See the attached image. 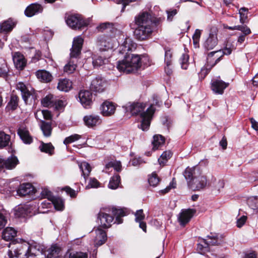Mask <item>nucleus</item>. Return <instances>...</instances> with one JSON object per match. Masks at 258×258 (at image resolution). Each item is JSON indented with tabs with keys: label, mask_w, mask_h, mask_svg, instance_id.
<instances>
[{
	"label": "nucleus",
	"mask_w": 258,
	"mask_h": 258,
	"mask_svg": "<svg viewBox=\"0 0 258 258\" xmlns=\"http://www.w3.org/2000/svg\"><path fill=\"white\" fill-rule=\"evenodd\" d=\"M18 163V159L14 156H11L7 159L0 158V171H4L5 169H13Z\"/></svg>",
	"instance_id": "obj_14"
},
{
	"label": "nucleus",
	"mask_w": 258,
	"mask_h": 258,
	"mask_svg": "<svg viewBox=\"0 0 258 258\" xmlns=\"http://www.w3.org/2000/svg\"><path fill=\"white\" fill-rule=\"evenodd\" d=\"M41 195L42 198H45L47 199V201H50L51 199H53V197H54L51 192L48 190L47 188H42V190L41 191Z\"/></svg>",
	"instance_id": "obj_60"
},
{
	"label": "nucleus",
	"mask_w": 258,
	"mask_h": 258,
	"mask_svg": "<svg viewBox=\"0 0 258 258\" xmlns=\"http://www.w3.org/2000/svg\"><path fill=\"white\" fill-rule=\"evenodd\" d=\"M152 100L150 106L146 109V131L149 129L151 121L153 118L156 110L155 106L160 107L162 104L161 101L159 100L158 97L156 95H153Z\"/></svg>",
	"instance_id": "obj_9"
},
{
	"label": "nucleus",
	"mask_w": 258,
	"mask_h": 258,
	"mask_svg": "<svg viewBox=\"0 0 258 258\" xmlns=\"http://www.w3.org/2000/svg\"><path fill=\"white\" fill-rule=\"evenodd\" d=\"M131 42L132 41L131 39L126 38L123 43L119 46V53L121 54L125 53V55L132 54V53H128V51L131 50L132 47H133V45L131 43Z\"/></svg>",
	"instance_id": "obj_29"
},
{
	"label": "nucleus",
	"mask_w": 258,
	"mask_h": 258,
	"mask_svg": "<svg viewBox=\"0 0 258 258\" xmlns=\"http://www.w3.org/2000/svg\"><path fill=\"white\" fill-rule=\"evenodd\" d=\"M72 87V82L67 79L60 80L57 85L58 89L64 92H68L70 90Z\"/></svg>",
	"instance_id": "obj_35"
},
{
	"label": "nucleus",
	"mask_w": 258,
	"mask_h": 258,
	"mask_svg": "<svg viewBox=\"0 0 258 258\" xmlns=\"http://www.w3.org/2000/svg\"><path fill=\"white\" fill-rule=\"evenodd\" d=\"M229 86V83L225 82L219 78L214 79L211 82V88L217 94H222L224 90Z\"/></svg>",
	"instance_id": "obj_15"
},
{
	"label": "nucleus",
	"mask_w": 258,
	"mask_h": 258,
	"mask_svg": "<svg viewBox=\"0 0 258 258\" xmlns=\"http://www.w3.org/2000/svg\"><path fill=\"white\" fill-rule=\"evenodd\" d=\"M161 180V179L159 177L156 172H153L148 175V181L151 187H156L159 184Z\"/></svg>",
	"instance_id": "obj_38"
},
{
	"label": "nucleus",
	"mask_w": 258,
	"mask_h": 258,
	"mask_svg": "<svg viewBox=\"0 0 258 258\" xmlns=\"http://www.w3.org/2000/svg\"><path fill=\"white\" fill-rule=\"evenodd\" d=\"M237 30L240 31L243 34L249 35L251 33V30L245 24L237 25Z\"/></svg>",
	"instance_id": "obj_61"
},
{
	"label": "nucleus",
	"mask_w": 258,
	"mask_h": 258,
	"mask_svg": "<svg viewBox=\"0 0 258 258\" xmlns=\"http://www.w3.org/2000/svg\"><path fill=\"white\" fill-rule=\"evenodd\" d=\"M112 214L115 216V221L114 223L117 224H120L122 223V217L125 215L124 211L121 209H116L112 208L111 209Z\"/></svg>",
	"instance_id": "obj_40"
},
{
	"label": "nucleus",
	"mask_w": 258,
	"mask_h": 258,
	"mask_svg": "<svg viewBox=\"0 0 258 258\" xmlns=\"http://www.w3.org/2000/svg\"><path fill=\"white\" fill-rule=\"evenodd\" d=\"M136 26L134 31L136 38L139 40H145V12H142L135 18Z\"/></svg>",
	"instance_id": "obj_5"
},
{
	"label": "nucleus",
	"mask_w": 258,
	"mask_h": 258,
	"mask_svg": "<svg viewBox=\"0 0 258 258\" xmlns=\"http://www.w3.org/2000/svg\"><path fill=\"white\" fill-rule=\"evenodd\" d=\"M18 97L16 95L12 94L10 100L8 104L7 108L9 109L15 110L18 106Z\"/></svg>",
	"instance_id": "obj_47"
},
{
	"label": "nucleus",
	"mask_w": 258,
	"mask_h": 258,
	"mask_svg": "<svg viewBox=\"0 0 258 258\" xmlns=\"http://www.w3.org/2000/svg\"><path fill=\"white\" fill-rule=\"evenodd\" d=\"M43 8L38 3L31 4L28 6L25 11V14L27 17H31L34 15L42 12Z\"/></svg>",
	"instance_id": "obj_20"
},
{
	"label": "nucleus",
	"mask_w": 258,
	"mask_h": 258,
	"mask_svg": "<svg viewBox=\"0 0 258 258\" xmlns=\"http://www.w3.org/2000/svg\"><path fill=\"white\" fill-rule=\"evenodd\" d=\"M107 86V80L103 77L98 76L92 80L90 88L92 91L102 93L105 91Z\"/></svg>",
	"instance_id": "obj_11"
},
{
	"label": "nucleus",
	"mask_w": 258,
	"mask_h": 258,
	"mask_svg": "<svg viewBox=\"0 0 258 258\" xmlns=\"http://www.w3.org/2000/svg\"><path fill=\"white\" fill-rule=\"evenodd\" d=\"M40 127L43 132L44 136L49 137L51 135L52 126L50 122H46L44 120H41L40 122Z\"/></svg>",
	"instance_id": "obj_33"
},
{
	"label": "nucleus",
	"mask_w": 258,
	"mask_h": 258,
	"mask_svg": "<svg viewBox=\"0 0 258 258\" xmlns=\"http://www.w3.org/2000/svg\"><path fill=\"white\" fill-rule=\"evenodd\" d=\"M16 25V23L12 19L4 21L0 24V30L3 32H10L12 31Z\"/></svg>",
	"instance_id": "obj_37"
},
{
	"label": "nucleus",
	"mask_w": 258,
	"mask_h": 258,
	"mask_svg": "<svg viewBox=\"0 0 258 258\" xmlns=\"http://www.w3.org/2000/svg\"><path fill=\"white\" fill-rule=\"evenodd\" d=\"M9 69L7 62L3 60L0 64V77L6 78L8 75Z\"/></svg>",
	"instance_id": "obj_55"
},
{
	"label": "nucleus",
	"mask_w": 258,
	"mask_h": 258,
	"mask_svg": "<svg viewBox=\"0 0 258 258\" xmlns=\"http://www.w3.org/2000/svg\"><path fill=\"white\" fill-rule=\"evenodd\" d=\"M79 167L82 172V175L86 179L91 171L90 165L86 162H83L79 164Z\"/></svg>",
	"instance_id": "obj_45"
},
{
	"label": "nucleus",
	"mask_w": 258,
	"mask_h": 258,
	"mask_svg": "<svg viewBox=\"0 0 258 258\" xmlns=\"http://www.w3.org/2000/svg\"><path fill=\"white\" fill-rule=\"evenodd\" d=\"M52 202V205H53L54 208L57 210H62L64 207L63 200L58 197H53V199L50 201Z\"/></svg>",
	"instance_id": "obj_48"
},
{
	"label": "nucleus",
	"mask_w": 258,
	"mask_h": 258,
	"mask_svg": "<svg viewBox=\"0 0 258 258\" xmlns=\"http://www.w3.org/2000/svg\"><path fill=\"white\" fill-rule=\"evenodd\" d=\"M204 244L199 243L197 244V251L201 254H204L206 252L209 251V247L208 246V243L207 242V239H203Z\"/></svg>",
	"instance_id": "obj_49"
},
{
	"label": "nucleus",
	"mask_w": 258,
	"mask_h": 258,
	"mask_svg": "<svg viewBox=\"0 0 258 258\" xmlns=\"http://www.w3.org/2000/svg\"><path fill=\"white\" fill-rule=\"evenodd\" d=\"M16 67L19 70H23L26 64V60L23 55L20 52H16L13 57Z\"/></svg>",
	"instance_id": "obj_25"
},
{
	"label": "nucleus",
	"mask_w": 258,
	"mask_h": 258,
	"mask_svg": "<svg viewBox=\"0 0 258 258\" xmlns=\"http://www.w3.org/2000/svg\"><path fill=\"white\" fill-rule=\"evenodd\" d=\"M201 170L200 167L196 166L192 167H187L183 173L185 179L188 181V183L192 182L193 179L199 174H201Z\"/></svg>",
	"instance_id": "obj_21"
},
{
	"label": "nucleus",
	"mask_w": 258,
	"mask_h": 258,
	"mask_svg": "<svg viewBox=\"0 0 258 258\" xmlns=\"http://www.w3.org/2000/svg\"><path fill=\"white\" fill-rule=\"evenodd\" d=\"M248 9L245 7L241 8L239 10V14L240 15V22L241 24H245L248 22Z\"/></svg>",
	"instance_id": "obj_46"
},
{
	"label": "nucleus",
	"mask_w": 258,
	"mask_h": 258,
	"mask_svg": "<svg viewBox=\"0 0 258 258\" xmlns=\"http://www.w3.org/2000/svg\"><path fill=\"white\" fill-rule=\"evenodd\" d=\"M10 141V135L6 134L4 131H0V149L8 146Z\"/></svg>",
	"instance_id": "obj_39"
},
{
	"label": "nucleus",
	"mask_w": 258,
	"mask_h": 258,
	"mask_svg": "<svg viewBox=\"0 0 258 258\" xmlns=\"http://www.w3.org/2000/svg\"><path fill=\"white\" fill-rule=\"evenodd\" d=\"M207 237L208 240H209V241H207L208 246H209V245H218L220 243V240L218 239V235L216 233H211L210 235H208Z\"/></svg>",
	"instance_id": "obj_53"
},
{
	"label": "nucleus",
	"mask_w": 258,
	"mask_h": 258,
	"mask_svg": "<svg viewBox=\"0 0 258 258\" xmlns=\"http://www.w3.org/2000/svg\"><path fill=\"white\" fill-rule=\"evenodd\" d=\"M17 89L21 91L22 98L26 104H30L37 99V95L35 90L32 88L29 89L24 83H18Z\"/></svg>",
	"instance_id": "obj_7"
},
{
	"label": "nucleus",
	"mask_w": 258,
	"mask_h": 258,
	"mask_svg": "<svg viewBox=\"0 0 258 258\" xmlns=\"http://www.w3.org/2000/svg\"><path fill=\"white\" fill-rule=\"evenodd\" d=\"M17 235V231L12 227H7L3 232L2 237L6 241L13 240Z\"/></svg>",
	"instance_id": "obj_32"
},
{
	"label": "nucleus",
	"mask_w": 258,
	"mask_h": 258,
	"mask_svg": "<svg viewBox=\"0 0 258 258\" xmlns=\"http://www.w3.org/2000/svg\"><path fill=\"white\" fill-rule=\"evenodd\" d=\"M231 51L232 50H231V48H226L225 49H224L223 50L222 52L220 50H218V51H212L208 54L207 59H208V60H209L210 57L213 56L215 54H218V55H217V58H216V59L215 60V62L212 66V67H213L214 65H215L217 63H218L220 60V58L221 56H222L223 54L229 55L231 53Z\"/></svg>",
	"instance_id": "obj_31"
},
{
	"label": "nucleus",
	"mask_w": 258,
	"mask_h": 258,
	"mask_svg": "<svg viewBox=\"0 0 258 258\" xmlns=\"http://www.w3.org/2000/svg\"><path fill=\"white\" fill-rule=\"evenodd\" d=\"M15 215L18 218H25L27 216H31L30 211L27 205H20L15 208Z\"/></svg>",
	"instance_id": "obj_26"
},
{
	"label": "nucleus",
	"mask_w": 258,
	"mask_h": 258,
	"mask_svg": "<svg viewBox=\"0 0 258 258\" xmlns=\"http://www.w3.org/2000/svg\"><path fill=\"white\" fill-rule=\"evenodd\" d=\"M141 65V58L137 54L125 55L124 58L117 62V68L126 74L135 72Z\"/></svg>",
	"instance_id": "obj_2"
},
{
	"label": "nucleus",
	"mask_w": 258,
	"mask_h": 258,
	"mask_svg": "<svg viewBox=\"0 0 258 258\" xmlns=\"http://www.w3.org/2000/svg\"><path fill=\"white\" fill-rule=\"evenodd\" d=\"M248 206L254 210L258 211V197H252L247 200Z\"/></svg>",
	"instance_id": "obj_57"
},
{
	"label": "nucleus",
	"mask_w": 258,
	"mask_h": 258,
	"mask_svg": "<svg viewBox=\"0 0 258 258\" xmlns=\"http://www.w3.org/2000/svg\"><path fill=\"white\" fill-rule=\"evenodd\" d=\"M84 39L81 36L75 37L73 42L72 47L71 49L70 60L67 63L63 68L64 73L67 74L73 73L77 68V60L76 58L81 54Z\"/></svg>",
	"instance_id": "obj_1"
},
{
	"label": "nucleus",
	"mask_w": 258,
	"mask_h": 258,
	"mask_svg": "<svg viewBox=\"0 0 258 258\" xmlns=\"http://www.w3.org/2000/svg\"><path fill=\"white\" fill-rule=\"evenodd\" d=\"M41 251L40 249V246L35 245H30L29 248V257H33L39 254V253H41Z\"/></svg>",
	"instance_id": "obj_52"
},
{
	"label": "nucleus",
	"mask_w": 258,
	"mask_h": 258,
	"mask_svg": "<svg viewBox=\"0 0 258 258\" xmlns=\"http://www.w3.org/2000/svg\"><path fill=\"white\" fill-rule=\"evenodd\" d=\"M81 138V136L78 134H74L68 137H67L63 141L64 144L67 145L75 141L79 140Z\"/></svg>",
	"instance_id": "obj_59"
},
{
	"label": "nucleus",
	"mask_w": 258,
	"mask_h": 258,
	"mask_svg": "<svg viewBox=\"0 0 258 258\" xmlns=\"http://www.w3.org/2000/svg\"><path fill=\"white\" fill-rule=\"evenodd\" d=\"M63 190L67 192L68 195H69L71 197L75 198L77 196L76 191L70 187L69 186H66L63 188Z\"/></svg>",
	"instance_id": "obj_64"
},
{
	"label": "nucleus",
	"mask_w": 258,
	"mask_h": 258,
	"mask_svg": "<svg viewBox=\"0 0 258 258\" xmlns=\"http://www.w3.org/2000/svg\"><path fill=\"white\" fill-rule=\"evenodd\" d=\"M165 58L164 61L167 66H170L172 64V51L168 47H165Z\"/></svg>",
	"instance_id": "obj_50"
},
{
	"label": "nucleus",
	"mask_w": 258,
	"mask_h": 258,
	"mask_svg": "<svg viewBox=\"0 0 258 258\" xmlns=\"http://www.w3.org/2000/svg\"><path fill=\"white\" fill-rule=\"evenodd\" d=\"M121 26L115 23L113 24L109 22H105L101 24L97 27L99 32H104L110 33L111 37H115L116 35H119L121 33Z\"/></svg>",
	"instance_id": "obj_10"
},
{
	"label": "nucleus",
	"mask_w": 258,
	"mask_h": 258,
	"mask_svg": "<svg viewBox=\"0 0 258 258\" xmlns=\"http://www.w3.org/2000/svg\"><path fill=\"white\" fill-rule=\"evenodd\" d=\"M110 167H113L116 171L119 172L122 168L121 162L119 161H110L105 166L106 169H109Z\"/></svg>",
	"instance_id": "obj_56"
},
{
	"label": "nucleus",
	"mask_w": 258,
	"mask_h": 258,
	"mask_svg": "<svg viewBox=\"0 0 258 258\" xmlns=\"http://www.w3.org/2000/svg\"><path fill=\"white\" fill-rule=\"evenodd\" d=\"M88 255L86 253L76 252L71 253L69 258H87Z\"/></svg>",
	"instance_id": "obj_63"
},
{
	"label": "nucleus",
	"mask_w": 258,
	"mask_h": 258,
	"mask_svg": "<svg viewBox=\"0 0 258 258\" xmlns=\"http://www.w3.org/2000/svg\"><path fill=\"white\" fill-rule=\"evenodd\" d=\"M207 185V179L205 176L199 174L188 183L190 188L193 190H200L204 188Z\"/></svg>",
	"instance_id": "obj_13"
},
{
	"label": "nucleus",
	"mask_w": 258,
	"mask_h": 258,
	"mask_svg": "<svg viewBox=\"0 0 258 258\" xmlns=\"http://www.w3.org/2000/svg\"><path fill=\"white\" fill-rule=\"evenodd\" d=\"M79 101L85 108H89L92 103V94L88 90H81L79 93Z\"/></svg>",
	"instance_id": "obj_16"
},
{
	"label": "nucleus",
	"mask_w": 258,
	"mask_h": 258,
	"mask_svg": "<svg viewBox=\"0 0 258 258\" xmlns=\"http://www.w3.org/2000/svg\"><path fill=\"white\" fill-rule=\"evenodd\" d=\"M189 56L188 54L183 53L179 59V63L181 69L186 70L188 66Z\"/></svg>",
	"instance_id": "obj_54"
},
{
	"label": "nucleus",
	"mask_w": 258,
	"mask_h": 258,
	"mask_svg": "<svg viewBox=\"0 0 258 258\" xmlns=\"http://www.w3.org/2000/svg\"><path fill=\"white\" fill-rule=\"evenodd\" d=\"M196 210L194 209H187L183 210L180 214L178 217V221L180 224L182 226H184L190 221V219L192 217Z\"/></svg>",
	"instance_id": "obj_18"
},
{
	"label": "nucleus",
	"mask_w": 258,
	"mask_h": 258,
	"mask_svg": "<svg viewBox=\"0 0 258 258\" xmlns=\"http://www.w3.org/2000/svg\"><path fill=\"white\" fill-rule=\"evenodd\" d=\"M39 149L41 152H45L50 155L54 153V148L50 143H44L42 142L39 146Z\"/></svg>",
	"instance_id": "obj_42"
},
{
	"label": "nucleus",
	"mask_w": 258,
	"mask_h": 258,
	"mask_svg": "<svg viewBox=\"0 0 258 258\" xmlns=\"http://www.w3.org/2000/svg\"><path fill=\"white\" fill-rule=\"evenodd\" d=\"M100 183L95 178H90L88 184L86 186V189H89L90 188H96L99 186Z\"/></svg>",
	"instance_id": "obj_62"
},
{
	"label": "nucleus",
	"mask_w": 258,
	"mask_h": 258,
	"mask_svg": "<svg viewBox=\"0 0 258 258\" xmlns=\"http://www.w3.org/2000/svg\"><path fill=\"white\" fill-rule=\"evenodd\" d=\"M33 189L34 188L30 183H23L19 186L17 194L20 196H26L32 192Z\"/></svg>",
	"instance_id": "obj_27"
},
{
	"label": "nucleus",
	"mask_w": 258,
	"mask_h": 258,
	"mask_svg": "<svg viewBox=\"0 0 258 258\" xmlns=\"http://www.w3.org/2000/svg\"><path fill=\"white\" fill-rule=\"evenodd\" d=\"M98 46L100 51L111 49L114 47V40L106 36L100 37L98 38Z\"/></svg>",
	"instance_id": "obj_17"
},
{
	"label": "nucleus",
	"mask_w": 258,
	"mask_h": 258,
	"mask_svg": "<svg viewBox=\"0 0 258 258\" xmlns=\"http://www.w3.org/2000/svg\"><path fill=\"white\" fill-rule=\"evenodd\" d=\"M108 62V59L106 58H103L101 56L94 57L93 58L92 63L95 67L101 66Z\"/></svg>",
	"instance_id": "obj_51"
},
{
	"label": "nucleus",
	"mask_w": 258,
	"mask_h": 258,
	"mask_svg": "<svg viewBox=\"0 0 258 258\" xmlns=\"http://www.w3.org/2000/svg\"><path fill=\"white\" fill-rule=\"evenodd\" d=\"M218 40L216 35L210 33L209 37L204 44V48L207 50L213 49L217 44Z\"/></svg>",
	"instance_id": "obj_28"
},
{
	"label": "nucleus",
	"mask_w": 258,
	"mask_h": 258,
	"mask_svg": "<svg viewBox=\"0 0 258 258\" xmlns=\"http://www.w3.org/2000/svg\"><path fill=\"white\" fill-rule=\"evenodd\" d=\"M135 216L136 222L139 223L140 227L142 228L144 231H145V223L142 221L144 219L143 210H138L135 213Z\"/></svg>",
	"instance_id": "obj_41"
},
{
	"label": "nucleus",
	"mask_w": 258,
	"mask_h": 258,
	"mask_svg": "<svg viewBox=\"0 0 258 258\" xmlns=\"http://www.w3.org/2000/svg\"><path fill=\"white\" fill-rule=\"evenodd\" d=\"M120 183V177L118 174L113 176L109 181L108 187L112 189H116Z\"/></svg>",
	"instance_id": "obj_44"
},
{
	"label": "nucleus",
	"mask_w": 258,
	"mask_h": 258,
	"mask_svg": "<svg viewBox=\"0 0 258 258\" xmlns=\"http://www.w3.org/2000/svg\"><path fill=\"white\" fill-rule=\"evenodd\" d=\"M146 7L149 12L146 11V39L150 37L151 34L157 30V27L161 21L160 18H157L151 10V5L148 4Z\"/></svg>",
	"instance_id": "obj_4"
},
{
	"label": "nucleus",
	"mask_w": 258,
	"mask_h": 258,
	"mask_svg": "<svg viewBox=\"0 0 258 258\" xmlns=\"http://www.w3.org/2000/svg\"><path fill=\"white\" fill-rule=\"evenodd\" d=\"M145 106L144 103L140 102H129L124 106L126 111H130L132 115H135L139 117L138 121L141 122V124L138 125V127L143 131L145 130Z\"/></svg>",
	"instance_id": "obj_3"
},
{
	"label": "nucleus",
	"mask_w": 258,
	"mask_h": 258,
	"mask_svg": "<svg viewBox=\"0 0 258 258\" xmlns=\"http://www.w3.org/2000/svg\"><path fill=\"white\" fill-rule=\"evenodd\" d=\"M116 109L114 103L109 101H105L101 107V113L104 116H109L113 114Z\"/></svg>",
	"instance_id": "obj_23"
},
{
	"label": "nucleus",
	"mask_w": 258,
	"mask_h": 258,
	"mask_svg": "<svg viewBox=\"0 0 258 258\" xmlns=\"http://www.w3.org/2000/svg\"><path fill=\"white\" fill-rule=\"evenodd\" d=\"M165 143V138L160 135H156L153 137L152 141L153 150H156L160 148Z\"/></svg>",
	"instance_id": "obj_36"
},
{
	"label": "nucleus",
	"mask_w": 258,
	"mask_h": 258,
	"mask_svg": "<svg viewBox=\"0 0 258 258\" xmlns=\"http://www.w3.org/2000/svg\"><path fill=\"white\" fill-rule=\"evenodd\" d=\"M46 258H63L60 248L56 245H52L49 249Z\"/></svg>",
	"instance_id": "obj_34"
},
{
	"label": "nucleus",
	"mask_w": 258,
	"mask_h": 258,
	"mask_svg": "<svg viewBox=\"0 0 258 258\" xmlns=\"http://www.w3.org/2000/svg\"><path fill=\"white\" fill-rule=\"evenodd\" d=\"M18 134L25 144H30L33 142V138L26 126L24 125L20 126L18 130Z\"/></svg>",
	"instance_id": "obj_19"
},
{
	"label": "nucleus",
	"mask_w": 258,
	"mask_h": 258,
	"mask_svg": "<svg viewBox=\"0 0 258 258\" xmlns=\"http://www.w3.org/2000/svg\"><path fill=\"white\" fill-rule=\"evenodd\" d=\"M29 243L24 241L15 246L14 250H9L7 258H29Z\"/></svg>",
	"instance_id": "obj_6"
},
{
	"label": "nucleus",
	"mask_w": 258,
	"mask_h": 258,
	"mask_svg": "<svg viewBox=\"0 0 258 258\" xmlns=\"http://www.w3.org/2000/svg\"><path fill=\"white\" fill-rule=\"evenodd\" d=\"M54 101L55 98L53 95L49 94L41 100V103L44 107H51L54 106Z\"/></svg>",
	"instance_id": "obj_43"
},
{
	"label": "nucleus",
	"mask_w": 258,
	"mask_h": 258,
	"mask_svg": "<svg viewBox=\"0 0 258 258\" xmlns=\"http://www.w3.org/2000/svg\"><path fill=\"white\" fill-rule=\"evenodd\" d=\"M93 231L95 232L96 234L94 239L95 246H99L104 243L107 239V235L105 231L100 227L97 228Z\"/></svg>",
	"instance_id": "obj_22"
},
{
	"label": "nucleus",
	"mask_w": 258,
	"mask_h": 258,
	"mask_svg": "<svg viewBox=\"0 0 258 258\" xmlns=\"http://www.w3.org/2000/svg\"><path fill=\"white\" fill-rule=\"evenodd\" d=\"M66 22L67 25L73 29H80L87 26L89 20H85L79 15H70L66 17Z\"/></svg>",
	"instance_id": "obj_8"
},
{
	"label": "nucleus",
	"mask_w": 258,
	"mask_h": 258,
	"mask_svg": "<svg viewBox=\"0 0 258 258\" xmlns=\"http://www.w3.org/2000/svg\"><path fill=\"white\" fill-rule=\"evenodd\" d=\"M83 120L85 124L88 127H93L100 124L101 122L100 117L95 115L85 116Z\"/></svg>",
	"instance_id": "obj_24"
},
{
	"label": "nucleus",
	"mask_w": 258,
	"mask_h": 258,
	"mask_svg": "<svg viewBox=\"0 0 258 258\" xmlns=\"http://www.w3.org/2000/svg\"><path fill=\"white\" fill-rule=\"evenodd\" d=\"M37 78L41 82L48 83L52 81L53 77L48 72L45 70H39L36 72Z\"/></svg>",
	"instance_id": "obj_30"
},
{
	"label": "nucleus",
	"mask_w": 258,
	"mask_h": 258,
	"mask_svg": "<svg viewBox=\"0 0 258 258\" xmlns=\"http://www.w3.org/2000/svg\"><path fill=\"white\" fill-rule=\"evenodd\" d=\"M114 218L106 212L100 211L98 214L97 222L99 227L104 228H108L111 226Z\"/></svg>",
	"instance_id": "obj_12"
},
{
	"label": "nucleus",
	"mask_w": 258,
	"mask_h": 258,
	"mask_svg": "<svg viewBox=\"0 0 258 258\" xmlns=\"http://www.w3.org/2000/svg\"><path fill=\"white\" fill-rule=\"evenodd\" d=\"M171 152L169 151H164L158 159V162L160 165L164 163L171 157Z\"/></svg>",
	"instance_id": "obj_58"
}]
</instances>
